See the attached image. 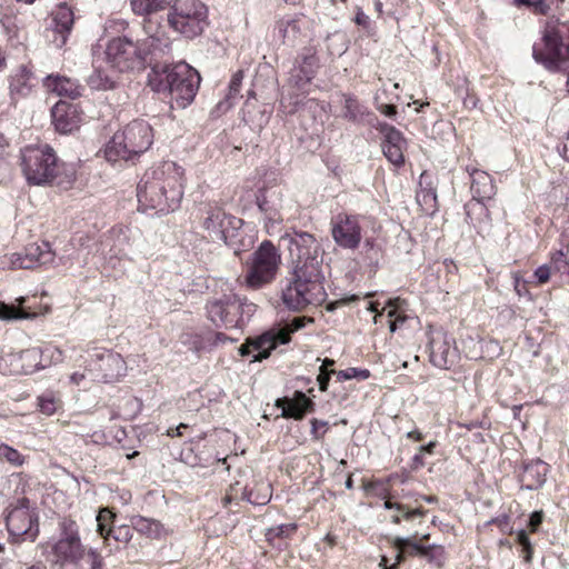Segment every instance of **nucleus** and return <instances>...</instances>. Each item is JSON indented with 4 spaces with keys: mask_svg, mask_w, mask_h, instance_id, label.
Listing matches in <instances>:
<instances>
[{
    "mask_svg": "<svg viewBox=\"0 0 569 569\" xmlns=\"http://www.w3.org/2000/svg\"><path fill=\"white\" fill-rule=\"evenodd\" d=\"M472 200L465 206L466 222L472 226L478 234L483 236L489 230V210L483 200L495 194L492 178L486 171L473 169L470 172Z\"/></svg>",
    "mask_w": 569,
    "mask_h": 569,
    "instance_id": "obj_10",
    "label": "nucleus"
},
{
    "mask_svg": "<svg viewBox=\"0 0 569 569\" xmlns=\"http://www.w3.org/2000/svg\"><path fill=\"white\" fill-rule=\"evenodd\" d=\"M281 263V256L276 246L264 240L251 253L247 262V273L244 280L248 287L260 289L271 283L278 273Z\"/></svg>",
    "mask_w": 569,
    "mask_h": 569,
    "instance_id": "obj_11",
    "label": "nucleus"
},
{
    "mask_svg": "<svg viewBox=\"0 0 569 569\" xmlns=\"http://www.w3.org/2000/svg\"><path fill=\"white\" fill-rule=\"evenodd\" d=\"M21 167L29 184L43 186L58 170V159L49 146H29L21 152Z\"/></svg>",
    "mask_w": 569,
    "mask_h": 569,
    "instance_id": "obj_12",
    "label": "nucleus"
},
{
    "mask_svg": "<svg viewBox=\"0 0 569 569\" xmlns=\"http://www.w3.org/2000/svg\"><path fill=\"white\" fill-rule=\"evenodd\" d=\"M370 377L368 369L360 368H347L345 370L337 371L338 381H346L350 379L366 380Z\"/></svg>",
    "mask_w": 569,
    "mask_h": 569,
    "instance_id": "obj_50",
    "label": "nucleus"
},
{
    "mask_svg": "<svg viewBox=\"0 0 569 569\" xmlns=\"http://www.w3.org/2000/svg\"><path fill=\"white\" fill-rule=\"evenodd\" d=\"M517 542L522 547V551L525 553L523 559L527 563L531 562L533 548L530 542V539L525 530H519L517 532Z\"/></svg>",
    "mask_w": 569,
    "mask_h": 569,
    "instance_id": "obj_53",
    "label": "nucleus"
},
{
    "mask_svg": "<svg viewBox=\"0 0 569 569\" xmlns=\"http://www.w3.org/2000/svg\"><path fill=\"white\" fill-rule=\"evenodd\" d=\"M406 146H382V152L386 158L397 167L405 163L403 150Z\"/></svg>",
    "mask_w": 569,
    "mask_h": 569,
    "instance_id": "obj_48",
    "label": "nucleus"
},
{
    "mask_svg": "<svg viewBox=\"0 0 569 569\" xmlns=\"http://www.w3.org/2000/svg\"><path fill=\"white\" fill-rule=\"evenodd\" d=\"M98 60L93 61L94 70L88 78V84L94 90H109L114 86V78L100 66H97Z\"/></svg>",
    "mask_w": 569,
    "mask_h": 569,
    "instance_id": "obj_36",
    "label": "nucleus"
},
{
    "mask_svg": "<svg viewBox=\"0 0 569 569\" xmlns=\"http://www.w3.org/2000/svg\"><path fill=\"white\" fill-rule=\"evenodd\" d=\"M258 207L260 211L264 213V217L268 221L279 222L282 220L279 212L269 206L266 197H258Z\"/></svg>",
    "mask_w": 569,
    "mask_h": 569,
    "instance_id": "obj_54",
    "label": "nucleus"
},
{
    "mask_svg": "<svg viewBox=\"0 0 569 569\" xmlns=\"http://www.w3.org/2000/svg\"><path fill=\"white\" fill-rule=\"evenodd\" d=\"M247 101L246 108L242 110V120L249 124L253 130H261L269 121V116L266 111H252Z\"/></svg>",
    "mask_w": 569,
    "mask_h": 569,
    "instance_id": "obj_41",
    "label": "nucleus"
},
{
    "mask_svg": "<svg viewBox=\"0 0 569 569\" xmlns=\"http://www.w3.org/2000/svg\"><path fill=\"white\" fill-rule=\"evenodd\" d=\"M257 306L230 291L210 298L206 303L207 318L216 326L226 329L241 328L256 312Z\"/></svg>",
    "mask_w": 569,
    "mask_h": 569,
    "instance_id": "obj_8",
    "label": "nucleus"
},
{
    "mask_svg": "<svg viewBox=\"0 0 569 569\" xmlns=\"http://www.w3.org/2000/svg\"><path fill=\"white\" fill-rule=\"evenodd\" d=\"M327 50L332 57H341L349 48V40L343 31H335L327 36Z\"/></svg>",
    "mask_w": 569,
    "mask_h": 569,
    "instance_id": "obj_38",
    "label": "nucleus"
},
{
    "mask_svg": "<svg viewBox=\"0 0 569 569\" xmlns=\"http://www.w3.org/2000/svg\"><path fill=\"white\" fill-rule=\"evenodd\" d=\"M6 525L10 537L20 539L26 537L33 541L39 533L38 516L30 506L28 498H20L8 511Z\"/></svg>",
    "mask_w": 569,
    "mask_h": 569,
    "instance_id": "obj_14",
    "label": "nucleus"
},
{
    "mask_svg": "<svg viewBox=\"0 0 569 569\" xmlns=\"http://www.w3.org/2000/svg\"><path fill=\"white\" fill-rule=\"evenodd\" d=\"M86 553L87 546L81 540L79 525L71 518H62L47 558L50 569H81Z\"/></svg>",
    "mask_w": 569,
    "mask_h": 569,
    "instance_id": "obj_7",
    "label": "nucleus"
},
{
    "mask_svg": "<svg viewBox=\"0 0 569 569\" xmlns=\"http://www.w3.org/2000/svg\"><path fill=\"white\" fill-rule=\"evenodd\" d=\"M332 373L337 376V371H335V370L325 371L323 368L320 370L317 380H318V383H319V389L321 391H326L328 389L330 376Z\"/></svg>",
    "mask_w": 569,
    "mask_h": 569,
    "instance_id": "obj_64",
    "label": "nucleus"
},
{
    "mask_svg": "<svg viewBox=\"0 0 569 569\" xmlns=\"http://www.w3.org/2000/svg\"><path fill=\"white\" fill-rule=\"evenodd\" d=\"M552 271V266L549 263L539 266L533 273L535 278L537 279V284H543L548 282Z\"/></svg>",
    "mask_w": 569,
    "mask_h": 569,
    "instance_id": "obj_60",
    "label": "nucleus"
},
{
    "mask_svg": "<svg viewBox=\"0 0 569 569\" xmlns=\"http://www.w3.org/2000/svg\"><path fill=\"white\" fill-rule=\"evenodd\" d=\"M445 550L437 545L423 546L420 557L425 558L429 563L440 567L443 562Z\"/></svg>",
    "mask_w": 569,
    "mask_h": 569,
    "instance_id": "obj_47",
    "label": "nucleus"
},
{
    "mask_svg": "<svg viewBox=\"0 0 569 569\" xmlns=\"http://www.w3.org/2000/svg\"><path fill=\"white\" fill-rule=\"evenodd\" d=\"M39 408L42 413L48 416L57 410V400L52 393H44L39 397Z\"/></svg>",
    "mask_w": 569,
    "mask_h": 569,
    "instance_id": "obj_55",
    "label": "nucleus"
},
{
    "mask_svg": "<svg viewBox=\"0 0 569 569\" xmlns=\"http://www.w3.org/2000/svg\"><path fill=\"white\" fill-rule=\"evenodd\" d=\"M383 507L388 510H393V513L391 515V521L396 525H399L401 520H411L416 517H422L425 515V511L420 508L410 509L406 505L400 502H392L389 499L385 501Z\"/></svg>",
    "mask_w": 569,
    "mask_h": 569,
    "instance_id": "obj_33",
    "label": "nucleus"
},
{
    "mask_svg": "<svg viewBox=\"0 0 569 569\" xmlns=\"http://www.w3.org/2000/svg\"><path fill=\"white\" fill-rule=\"evenodd\" d=\"M535 61L551 72L563 70L569 61V21L556 17L546 20L540 42L532 47Z\"/></svg>",
    "mask_w": 569,
    "mask_h": 569,
    "instance_id": "obj_5",
    "label": "nucleus"
},
{
    "mask_svg": "<svg viewBox=\"0 0 569 569\" xmlns=\"http://www.w3.org/2000/svg\"><path fill=\"white\" fill-rule=\"evenodd\" d=\"M429 178L430 177L427 173H422L420 176V189L417 191L416 200L422 211L428 214H432L437 211V193L431 181H428Z\"/></svg>",
    "mask_w": 569,
    "mask_h": 569,
    "instance_id": "obj_28",
    "label": "nucleus"
},
{
    "mask_svg": "<svg viewBox=\"0 0 569 569\" xmlns=\"http://www.w3.org/2000/svg\"><path fill=\"white\" fill-rule=\"evenodd\" d=\"M0 458L14 467L22 466L24 462L23 457L18 450L4 443L0 445Z\"/></svg>",
    "mask_w": 569,
    "mask_h": 569,
    "instance_id": "obj_49",
    "label": "nucleus"
},
{
    "mask_svg": "<svg viewBox=\"0 0 569 569\" xmlns=\"http://www.w3.org/2000/svg\"><path fill=\"white\" fill-rule=\"evenodd\" d=\"M549 264L556 272H569V258L562 250H558L551 256Z\"/></svg>",
    "mask_w": 569,
    "mask_h": 569,
    "instance_id": "obj_51",
    "label": "nucleus"
},
{
    "mask_svg": "<svg viewBox=\"0 0 569 569\" xmlns=\"http://www.w3.org/2000/svg\"><path fill=\"white\" fill-rule=\"evenodd\" d=\"M330 230L335 243L342 249L355 250L361 242L359 216L339 212L331 218Z\"/></svg>",
    "mask_w": 569,
    "mask_h": 569,
    "instance_id": "obj_16",
    "label": "nucleus"
},
{
    "mask_svg": "<svg viewBox=\"0 0 569 569\" xmlns=\"http://www.w3.org/2000/svg\"><path fill=\"white\" fill-rule=\"evenodd\" d=\"M548 473V465L540 460L535 459L523 462L522 470L519 475L521 488L526 490H537L546 482Z\"/></svg>",
    "mask_w": 569,
    "mask_h": 569,
    "instance_id": "obj_23",
    "label": "nucleus"
},
{
    "mask_svg": "<svg viewBox=\"0 0 569 569\" xmlns=\"http://www.w3.org/2000/svg\"><path fill=\"white\" fill-rule=\"evenodd\" d=\"M242 79H243V72L241 70L237 71L232 76L229 87H228V93L226 94V98L217 104V108L221 112H227L234 104V102L240 98L239 93H240Z\"/></svg>",
    "mask_w": 569,
    "mask_h": 569,
    "instance_id": "obj_35",
    "label": "nucleus"
},
{
    "mask_svg": "<svg viewBox=\"0 0 569 569\" xmlns=\"http://www.w3.org/2000/svg\"><path fill=\"white\" fill-rule=\"evenodd\" d=\"M153 131L144 120H134L117 131L104 147V157L111 163H134L151 147Z\"/></svg>",
    "mask_w": 569,
    "mask_h": 569,
    "instance_id": "obj_6",
    "label": "nucleus"
},
{
    "mask_svg": "<svg viewBox=\"0 0 569 569\" xmlns=\"http://www.w3.org/2000/svg\"><path fill=\"white\" fill-rule=\"evenodd\" d=\"M289 251L292 278L282 290V302L292 311H301L309 305L326 300L322 273L323 249L317 238L307 231L291 229L280 238Z\"/></svg>",
    "mask_w": 569,
    "mask_h": 569,
    "instance_id": "obj_1",
    "label": "nucleus"
},
{
    "mask_svg": "<svg viewBox=\"0 0 569 569\" xmlns=\"http://www.w3.org/2000/svg\"><path fill=\"white\" fill-rule=\"evenodd\" d=\"M86 557L88 559L90 569H103V566H104L103 557L98 551V549L87 547Z\"/></svg>",
    "mask_w": 569,
    "mask_h": 569,
    "instance_id": "obj_56",
    "label": "nucleus"
},
{
    "mask_svg": "<svg viewBox=\"0 0 569 569\" xmlns=\"http://www.w3.org/2000/svg\"><path fill=\"white\" fill-rule=\"evenodd\" d=\"M290 341L289 333L286 331H278L272 329L266 331L261 336L251 340L252 349L254 350L253 361H261L270 356L271 351L279 345H286Z\"/></svg>",
    "mask_w": 569,
    "mask_h": 569,
    "instance_id": "obj_21",
    "label": "nucleus"
},
{
    "mask_svg": "<svg viewBox=\"0 0 569 569\" xmlns=\"http://www.w3.org/2000/svg\"><path fill=\"white\" fill-rule=\"evenodd\" d=\"M277 406L282 408L283 418L301 420L308 412L315 410V402L302 391H296L292 398H282L277 400Z\"/></svg>",
    "mask_w": 569,
    "mask_h": 569,
    "instance_id": "obj_22",
    "label": "nucleus"
},
{
    "mask_svg": "<svg viewBox=\"0 0 569 569\" xmlns=\"http://www.w3.org/2000/svg\"><path fill=\"white\" fill-rule=\"evenodd\" d=\"M9 96L12 102L28 98L38 86V79L27 66L14 69L9 78Z\"/></svg>",
    "mask_w": 569,
    "mask_h": 569,
    "instance_id": "obj_19",
    "label": "nucleus"
},
{
    "mask_svg": "<svg viewBox=\"0 0 569 569\" xmlns=\"http://www.w3.org/2000/svg\"><path fill=\"white\" fill-rule=\"evenodd\" d=\"M76 181V170L73 166L58 163V170L52 172V179L47 184H53L62 190L70 189Z\"/></svg>",
    "mask_w": 569,
    "mask_h": 569,
    "instance_id": "obj_34",
    "label": "nucleus"
},
{
    "mask_svg": "<svg viewBox=\"0 0 569 569\" xmlns=\"http://www.w3.org/2000/svg\"><path fill=\"white\" fill-rule=\"evenodd\" d=\"M89 380L114 382L124 376L127 365L123 358L107 349H94L86 358Z\"/></svg>",
    "mask_w": 569,
    "mask_h": 569,
    "instance_id": "obj_13",
    "label": "nucleus"
},
{
    "mask_svg": "<svg viewBox=\"0 0 569 569\" xmlns=\"http://www.w3.org/2000/svg\"><path fill=\"white\" fill-rule=\"evenodd\" d=\"M391 545L397 550H403L407 557H420L423 547L409 537H395Z\"/></svg>",
    "mask_w": 569,
    "mask_h": 569,
    "instance_id": "obj_42",
    "label": "nucleus"
},
{
    "mask_svg": "<svg viewBox=\"0 0 569 569\" xmlns=\"http://www.w3.org/2000/svg\"><path fill=\"white\" fill-rule=\"evenodd\" d=\"M513 289L519 297L529 296V290L527 288V281L522 279L519 272L511 273Z\"/></svg>",
    "mask_w": 569,
    "mask_h": 569,
    "instance_id": "obj_59",
    "label": "nucleus"
},
{
    "mask_svg": "<svg viewBox=\"0 0 569 569\" xmlns=\"http://www.w3.org/2000/svg\"><path fill=\"white\" fill-rule=\"evenodd\" d=\"M54 260V253L48 242L30 243L22 252H16L11 257V268L32 269L38 266L50 264Z\"/></svg>",
    "mask_w": 569,
    "mask_h": 569,
    "instance_id": "obj_17",
    "label": "nucleus"
},
{
    "mask_svg": "<svg viewBox=\"0 0 569 569\" xmlns=\"http://www.w3.org/2000/svg\"><path fill=\"white\" fill-rule=\"evenodd\" d=\"M112 538L117 542L129 543L132 539V526L121 525L109 528L106 537L103 538L104 543H109V539Z\"/></svg>",
    "mask_w": 569,
    "mask_h": 569,
    "instance_id": "obj_44",
    "label": "nucleus"
},
{
    "mask_svg": "<svg viewBox=\"0 0 569 569\" xmlns=\"http://www.w3.org/2000/svg\"><path fill=\"white\" fill-rule=\"evenodd\" d=\"M167 21L173 31L187 39H194L209 24L207 6L200 0H173Z\"/></svg>",
    "mask_w": 569,
    "mask_h": 569,
    "instance_id": "obj_9",
    "label": "nucleus"
},
{
    "mask_svg": "<svg viewBox=\"0 0 569 569\" xmlns=\"http://www.w3.org/2000/svg\"><path fill=\"white\" fill-rule=\"evenodd\" d=\"M311 437L313 440L322 439L323 435L327 432L328 422L325 420H318L316 418L311 419Z\"/></svg>",
    "mask_w": 569,
    "mask_h": 569,
    "instance_id": "obj_58",
    "label": "nucleus"
},
{
    "mask_svg": "<svg viewBox=\"0 0 569 569\" xmlns=\"http://www.w3.org/2000/svg\"><path fill=\"white\" fill-rule=\"evenodd\" d=\"M160 21L144 19L146 38L133 40L128 34L113 37L107 42L104 60L119 72L142 70L171 51L168 37L159 33Z\"/></svg>",
    "mask_w": 569,
    "mask_h": 569,
    "instance_id": "obj_2",
    "label": "nucleus"
},
{
    "mask_svg": "<svg viewBox=\"0 0 569 569\" xmlns=\"http://www.w3.org/2000/svg\"><path fill=\"white\" fill-rule=\"evenodd\" d=\"M184 170L173 161L148 169L138 184L139 209L156 213L174 211L183 197Z\"/></svg>",
    "mask_w": 569,
    "mask_h": 569,
    "instance_id": "obj_3",
    "label": "nucleus"
},
{
    "mask_svg": "<svg viewBox=\"0 0 569 569\" xmlns=\"http://www.w3.org/2000/svg\"><path fill=\"white\" fill-rule=\"evenodd\" d=\"M199 72L186 62L154 63L148 76L152 91L169 97L172 108L184 109L194 99L200 86Z\"/></svg>",
    "mask_w": 569,
    "mask_h": 569,
    "instance_id": "obj_4",
    "label": "nucleus"
},
{
    "mask_svg": "<svg viewBox=\"0 0 569 569\" xmlns=\"http://www.w3.org/2000/svg\"><path fill=\"white\" fill-rule=\"evenodd\" d=\"M306 317H296L290 322H288L284 328H278V331H286L289 333V337L291 338V333L302 329L306 325Z\"/></svg>",
    "mask_w": 569,
    "mask_h": 569,
    "instance_id": "obj_61",
    "label": "nucleus"
},
{
    "mask_svg": "<svg viewBox=\"0 0 569 569\" xmlns=\"http://www.w3.org/2000/svg\"><path fill=\"white\" fill-rule=\"evenodd\" d=\"M375 127L383 134L382 146H407L402 133L395 127L386 122L380 123L379 121Z\"/></svg>",
    "mask_w": 569,
    "mask_h": 569,
    "instance_id": "obj_39",
    "label": "nucleus"
},
{
    "mask_svg": "<svg viewBox=\"0 0 569 569\" xmlns=\"http://www.w3.org/2000/svg\"><path fill=\"white\" fill-rule=\"evenodd\" d=\"M226 219V212L219 207H210L207 211V217L203 221V227L206 230L213 236L214 232H222L221 229L223 227V221Z\"/></svg>",
    "mask_w": 569,
    "mask_h": 569,
    "instance_id": "obj_40",
    "label": "nucleus"
},
{
    "mask_svg": "<svg viewBox=\"0 0 569 569\" xmlns=\"http://www.w3.org/2000/svg\"><path fill=\"white\" fill-rule=\"evenodd\" d=\"M297 530L296 523H282L271 527L266 531V539L273 542L277 538H288Z\"/></svg>",
    "mask_w": 569,
    "mask_h": 569,
    "instance_id": "obj_45",
    "label": "nucleus"
},
{
    "mask_svg": "<svg viewBox=\"0 0 569 569\" xmlns=\"http://www.w3.org/2000/svg\"><path fill=\"white\" fill-rule=\"evenodd\" d=\"M342 117L355 123L368 124L375 127L378 123V118L375 113L370 112L367 107L359 103L352 97H347L343 107Z\"/></svg>",
    "mask_w": 569,
    "mask_h": 569,
    "instance_id": "obj_26",
    "label": "nucleus"
},
{
    "mask_svg": "<svg viewBox=\"0 0 569 569\" xmlns=\"http://www.w3.org/2000/svg\"><path fill=\"white\" fill-rule=\"evenodd\" d=\"M43 86L47 90L69 99H77L81 97L84 90V87L80 84L78 80L59 74H50L46 77Z\"/></svg>",
    "mask_w": 569,
    "mask_h": 569,
    "instance_id": "obj_24",
    "label": "nucleus"
},
{
    "mask_svg": "<svg viewBox=\"0 0 569 569\" xmlns=\"http://www.w3.org/2000/svg\"><path fill=\"white\" fill-rule=\"evenodd\" d=\"M131 526L132 529L151 539H159L163 531V527L159 521L141 516L132 517Z\"/></svg>",
    "mask_w": 569,
    "mask_h": 569,
    "instance_id": "obj_32",
    "label": "nucleus"
},
{
    "mask_svg": "<svg viewBox=\"0 0 569 569\" xmlns=\"http://www.w3.org/2000/svg\"><path fill=\"white\" fill-rule=\"evenodd\" d=\"M556 0H533L532 10L535 13L547 14Z\"/></svg>",
    "mask_w": 569,
    "mask_h": 569,
    "instance_id": "obj_62",
    "label": "nucleus"
},
{
    "mask_svg": "<svg viewBox=\"0 0 569 569\" xmlns=\"http://www.w3.org/2000/svg\"><path fill=\"white\" fill-rule=\"evenodd\" d=\"M74 22V14L70 7L66 3H60L52 12L50 34L48 38L54 43L57 48L66 44L68 37L71 32Z\"/></svg>",
    "mask_w": 569,
    "mask_h": 569,
    "instance_id": "obj_18",
    "label": "nucleus"
},
{
    "mask_svg": "<svg viewBox=\"0 0 569 569\" xmlns=\"http://www.w3.org/2000/svg\"><path fill=\"white\" fill-rule=\"evenodd\" d=\"M173 0H130L132 11L138 16L158 17V13L171 8Z\"/></svg>",
    "mask_w": 569,
    "mask_h": 569,
    "instance_id": "obj_29",
    "label": "nucleus"
},
{
    "mask_svg": "<svg viewBox=\"0 0 569 569\" xmlns=\"http://www.w3.org/2000/svg\"><path fill=\"white\" fill-rule=\"evenodd\" d=\"M313 77H305V73L300 72L297 68H293L289 78V84L297 91H303L306 86L310 83Z\"/></svg>",
    "mask_w": 569,
    "mask_h": 569,
    "instance_id": "obj_52",
    "label": "nucleus"
},
{
    "mask_svg": "<svg viewBox=\"0 0 569 569\" xmlns=\"http://www.w3.org/2000/svg\"><path fill=\"white\" fill-rule=\"evenodd\" d=\"M34 316V313L28 312L13 305L0 302V320L11 321L19 319H30Z\"/></svg>",
    "mask_w": 569,
    "mask_h": 569,
    "instance_id": "obj_43",
    "label": "nucleus"
},
{
    "mask_svg": "<svg viewBox=\"0 0 569 569\" xmlns=\"http://www.w3.org/2000/svg\"><path fill=\"white\" fill-rule=\"evenodd\" d=\"M41 353H48L54 362L62 361V352L59 348L47 347L43 352L37 348L27 349L20 352V359L23 361L21 371L28 375L43 368L44 366H41L38 361Z\"/></svg>",
    "mask_w": 569,
    "mask_h": 569,
    "instance_id": "obj_25",
    "label": "nucleus"
},
{
    "mask_svg": "<svg viewBox=\"0 0 569 569\" xmlns=\"http://www.w3.org/2000/svg\"><path fill=\"white\" fill-rule=\"evenodd\" d=\"M51 118L54 129L63 134L78 129L81 121L77 106L66 101H59L52 107Z\"/></svg>",
    "mask_w": 569,
    "mask_h": 569,
    "instance_id": "obj_20",
    "label": "nucleus"
},
{
    "mask_svg": "<svg viewBox=\"0 0 569 569\" xmlns=\"http://www.w3.org/2000/svg\"><path fill=\"white\" fill-rule=\"evenodd\" d=\"M542 519H543V512L542 511H533L530 515V518H529V521H528V527H529L531 532L538 531L540 525L542 523Z\"/></svg>",
    "mask_w": 569,
    "mask_h": 569,
    "instance_id": "obj_63",
    "label": "nucleus"
},
{
    "mask_svg": "<svg viewBox=\"0 0 569 569\" xmlns=\"http://www.w3.org/2000/svg\"><path fill=\"white\" fill-rule=\"evenodd\" d=\"M116 515L110 511L109 508H102L97 515V531L103 539L109 528H112Z\"/></svg>",
    "mask_w": 569,
    "mask_h": 569,
    "instance_id": "obj_46",
    "label": "nucleus"
},
{
    "mask_svg": "<svg viewBox=\"0 0 569 569\" xmlns=\"http://www.w3.org/2000/svg\"><path fill=\"white\" fill-rule=\"evenodd\" d=\"M459 358L456 340L451 335L440 328L429 331V359L435 367L448 370Z\"/></svg>",
    "mask_w": 569,
    "mask_h": 569,
    "instance_id": "obj_15",
    "label": "nucleus"
},
{
    "mask_svg": "<svg viewBox=\"0 0 569 569\" xmlns=\"http://www.w3.org/2000/svg\"><path fill=\"white\" fill-rule=\"evenodd\" d=\"M306 24L303 16L288 17L278 21L276 30L282 38L283 43L295 46L297 40L302 34V28Z\"/></svg>",
    "mask_w": 569,
    "mask_h": 569,
    "instance_id": "obj_27",
    "label": "nucleus"
},
{
    "mask_svg": "<svg viewBox=\"0 0 569 569\" xmlns=\"http://www.w3.org/2000/svg\"><path fill=\"white\" fill-rule=\"evenodd\" d=\"M305 77L311 76L315 78L319 68V59L315 48H303L296 59V66Z\"/></svg>",
    "mask_w": 569,
    "mask_h": 569,
    "instance_id": "obj_31",
    "label": "nucleus"
},
{
    "mask_svg": "<svg viewBox=\"0 0 569 569\" xmlns=\"http://www.w3.org/2000/svg\"><path fill=\"white\" fill-rule=\"evenodd\" d=\"M241 226V219L226 213L223 227L220 228L222 232H214L212 237L222 240L224 241L226 244L232 247L238 241V237L240 236L239 230Z\"/></svg>",
    "mask_w": 569,
    "mask_h": 569,
    "instance_id": "obj_30",
    "label": "nucleus"
},
{
    "mask_svg": "<svg viewBox=\"0 0 569 569\" xmlns=\"http://www.w3.org/2000/svg\"><path fill=\"white\" fill-rule=\"evenodd\" d=\"M316 101L313 99H307L305 96L297 92L283 93L280 100L281 107L288 113H295L305 106L311 107Z\"/></svg>",
    "mask_w": 569,
    "mask_h": 569,
    "instance_id": "obj_37",
    "label": "nucleus"
},
{
    "mask_svg": "<svg viewBox=\"0 0 569 569\" xmlns=\"http://www.w3.org/2000/svg\"><path fill=\"white\" fill-rule=\"evenodd\" d=\"M353 21L357 26L363 28L369 34L373 33V24L371 19L362 11L361 8H357Z\"/></svg>",
    "mask_w": 569,
    "mask_h": 569,
    "instance_id": "obj_57",
    "label": "nucleus"
}]
</instances>
